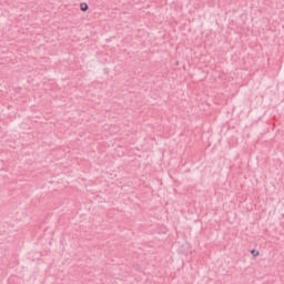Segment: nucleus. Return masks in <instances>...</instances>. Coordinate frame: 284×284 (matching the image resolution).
<instances>
[{"label": "nucleus", "instance_id": "f257e3e1", "mask_svg": "<svg viewBox=\"0 0 284 284\" xmlns=\"http://www.w3.org/2000/svg\"><path fill=\"white\" fill-rule=\"evenodd\" d=\"M89 6H88V3H85V2H81L80 3V10L82 11V12H88V10H89Z\"/></svg>", "mask_w": 284, "mask_h": 284}, {"label": "nucleus", "instance_id": "f03ea898", "mask_svg": "<svg viewBox=\"0 0 284 284\" xmlns=\"http://www.w3.org/2000/svg\"><path fill=\"white\" fill-rule=\"evenodd\" d=\"M252 254H254V256H258V252H256L255 250L252 251Z\"/></svg>", "mask_w": 284, "mask_h": 284}]
</instances>
